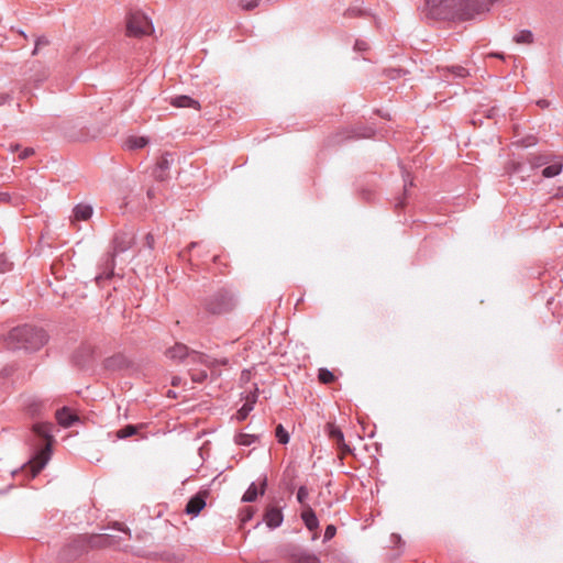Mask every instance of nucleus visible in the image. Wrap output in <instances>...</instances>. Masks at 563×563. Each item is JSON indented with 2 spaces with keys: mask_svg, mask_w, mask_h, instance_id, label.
I'll return each mask as SVG.
<instances>
[{
  "mask_svg": "<svg viewBox=\"0 0 563 563\" xmlns=\"http://www.w3.org/2000/svg\"><path fill=\"white\" fill-rule=\"evenodd\" d=\"M54 426L49 422H36L32 427L31 446L34 449L33 456L21 466L20 470L12 472V475L25 474L29 478H34L45 467L51 459Z\"/></svg>",
  "mask_w": 563,
  "mask_h": 563,
  "instance_id": "f257e3e1",
  "label": "nucleus"
},
{
  "mask_svg": "<svg viewBox=\"0 0 563 563\" xmlns=\"http://www.w3.org/2000/svg\"><path fill=\"white\" fill-rule=\"evenodd\" d=\"M48 340L46 332L37 327L24 324L12 329L4 339L9 350H40Z\"/></svg>",
  "mask_w": 563,
  "mask_h": 563,
  "instance_id": "f03ea898",
  "label": "nucleus"
},
{
  "mask_svg": "<svg viewBox=\"0 0 563 563\" xmlns=\"http://www.w3.org/2000/svg\"><path fill=\"white\" fill-rule=\"evenodd\" d=\"M205 309L212 314L231 312L236 306L234 294L228 289H219L203 301Z\"/></svg>",
  "mask_w": 563,
  "mask_h": 563,
  "instance_id": "7ed1b4c3",
  "label": "nucleus"
},
{
  "mask_svg": "<svg viewBox=\"0 0 563 563\" xmlns=\"http://www.w3.org/2000/svg\"><path fill=\"white\" fill-rule=\"evenodd\" d=\"M154 31L151 20L142 12H131L126 19V35L141 37Z\"/></svg>",
  "mask_w": 563,
  "mask_h": 563,
  "instance_id": "20e7f679",
  "label": "nucleus"
},
{
  "mask_svg": "<svg viewBox=\"0 0 563 563\" xmlns=\"http://www.w3.org/2000/svg\"><path fill=\"white\" fill-rule=\"evenodd\" d=\"M133 243L134 234L132 232L120 231L112 240L111 253H113V255H119L120 253L128 251Z\"/></svg>",
  "mask_w": 563,
  "mask_h": 563,
  "instance_id": "39448f33",
  "label": "nucleus"
},
{
  "mask_svg": "<svg viewBox=\"0 0 563 563\" xmlns=\"http://www.w3.org/2000/svg\"><path fill=\"white\" fill-rule=\"evenodd\" d=\"M209 493L207 490H200L194 495L185 507V512L192 517H197L200 511L206 507V500Z\"/></svg>",
  "mask_w": 563,
  "mask_h": 563,
  "instance_id": "423d86ee",
  "label": "nucleus"
},
{
  "mask_svg": "<svg viewBox=\"0 0 563 563\" xmlns=\"http://www.w3.org/2000/svg\"><path fill=\"white\" fill-rule=\"evenodd\" d=\"M327 432L329 438L333 442H335L338 449L341 451L343 455L351 453V448L345 443L344 434L338 426H335L334 423H328Z\"/></svg>",
  "mask_w": 563,
  "mask_h": 563,
  "instance_id": "0eeeda50",
  "label": "nucleus"
},
{
  "mask_svg": "<svg viewBox=\"0 0 563 563\" xmlns=\"http://www.w3.org/2000/svg\"><path fill=\"white\" fill-rule=\"evenodd\" d=\"M173 163V156L169 153H166L159 157V159L156 163V166L154 168L153 175L155 179L159 181H164L167 179L168 175L167 172L170 168V165Z\"/></svg>",
  "mask_w": 563,
  "mask_h": 563,
  "instance_id": "6e6552de",
  "label": "nucleus"
},
{
  "mask_svg": "<svg viewBox=\"0 0 563 563\" xmlns=\"http://www.w3.org/2000/svg\"><path fill=\"white\" fill-rule=\"evenodd\" d=\"M115 256L113 253L109 252L104 258L102 260V263L100 264L101 273H99L96 276V280L100 282L102 279H109L114 274V267H115Z\"/></svg>",
  "mask_w": 563,
  "mask_h": 563,
  "instance_id": "1a4fd4ad",
  "label": "nucleus"
},
{
  "mask_svg": "<svg viewBox=\"0 0 563 563\" xmlns=\"http://www.w3.org/2000/svg\"><path fill=\"white\" fill-rule=\"evenodd\" d=\"M289 559L291 563H321L318 555L302 549H295L290 552Z\"/></svg>",
  "mask_w": 563,
  "mask_h": 563,
  "instance_id": "9d476101",
  "label": "nucleus"
},
{
  "mask_svg": "<svg viewBox=\"0 0 563 563\" xmlns=\"http://www.w3.org/2000/svg\"><path fill=\"white\" fill-rule=\"evenodd\" d=\"M265 523L267 525L268 528L271 529H276L278 528L282 523H283V520H284V515L282 512V509L278 508V507H268L264 514V519Z\"/></svg>",
  "mask_w": 563,
  "mask_h": 563,
  "instance_id": "9b49d317",
  "label": "nucleus"
},
{
  "mask_svg": "<svg viewBox=\"0 0 563 563\" xmlns=\"http://www.w3.org/2000/svg\"><path fill=\"white\" fill-rule=\"evenodd\" d=\"M257 389L254 393H249V395L245 398L244 405L236 411V419L239 421H243L247 418L250 412L253 410L254 405L257 400Z\"/></svg>",
  "mask_w": 563,
  "mask_h": 563,
  "instance_id": "f8f14e48",
  "label": "nucleus"
},
{
  "mask_svg": "<svg viewBox=\"0 0 563 563\" xmlns=\"http://www.w3.org/2000/svg\"><path fill=\"white\" fill-rule=\"evenodd\" d=\"M266 485H267L266 476L263 478V482L261 483V488L260 489L256 487L255 483H252L249 486V488L246 489V492L244 493V495L242 496V501L243 503H253V501H255L256 498L260 495H264Z\"/></svg>",
  "mask_w": 563,
  "mask_h": 563,
  "instance_id": "ddd939ff",
  "label": "nucleus"
},
{
  "mask_svg": "<svg viewBox=\"0 0 563 563\" xmlns=\"http://www.w3.org/2000/svg\"><path fill=\"white\" fill-rule=\"evenodd\" d=\"M191 351L192 350H189L187 345L183 343H176L174 346L166 351V356L170 360L183 361L185 357L190 358Z\"/></svg>",
  "mask_w": 563,
  "mask_h": 563,
  "instance_id": "4468645a",
  "label": "nucleus"
},
{
  "mask_svg": "<svg viewBox=\"0 0 563 563\" xmlns=\"http://www.w3.org/2000/svg\"><path fill=\"white\" fill-rule=\"evenodd\" d=\"M56 420L64 428L71 427L76 421L79 420L78 416L73 413L68 408L64 407L56 411Z\"/></svg>",
  "mask_w": 563,
  "mask_h": 563,
  "instance_id": "2eb2a0df",
  "label": "nucleus"
},
{
  "mask_svg": "<svg viewBox=\"0 0 563 563\" xmlns=\"http://www.w3.org/2000/svg\"><path fill=\"white\" fill-rule=\"evenodd\" d=\"M301 519L308 530L316 531L319 528V520L310 506H305L301 512Z\"/></svg>",
  "mask_w": 563,
  "mask_h": 563,
  "instance_id": "dca6fc26",
  "label": "nucleus"
},
{
  "mask_svg": "<svg viewBox=\"0 0 563 563\" xmlns=\"http://www.w3.org/2000/svg\"><path fill=\"white\" fill-rule=\"evenodd\" d=\"M93 209L90 205L78 203L73 209V220L87 221L91 218Z\"/></svg>",
  "mask_w": 563,
  "mask_h": 563,
  "instance_id": "f3484780",
  "label": "nucleus"
},
{
  "mask_svg": "<svg viewBox=\"0 0 563 563\" xmlns=\"http://www.w3.org/2000/svg\"><path fill=\"white\" fill-rule=\"evenodd\" d=\"M33 75H30V79L35 84L44 81L48 77V69L40 62H34L31 67Z\"/></svg>",
  "mask_w": 563,
  "mask_h": 563,
  "instance_id": "a211bd4d",
  "label": "nucleus"
},
{
  "mask_svg": "<svg viewBox=\"0 0 563 563\" xmlns=\"http://www.w3.org/2000/svg\"><path fill=\"white\" fill-rule=\"evenodd\" d=\"M170 104L176 107V108H195V109H198L200 107L199 102L197 100L190 98L189 96H185V95L176 96V97L172 98Z\"/></svg>",
  "mask_w": 563,
  "mask_h": 563,
  "instance_id": "6ab92c4d",
  "label": "nucleus"
},
{
  "mask_svg": "<svg viewBox=\"0 0 563 563\" xmlns=\"http://www.w3.org/2000/svg\"><path fill=\"white\" fill-rule=\"evenodd\" d=\"M115 542V539L113 536L110 534H103V536H96L90 538V547H111Z\"/></svg>",
  "mask_w": 563,
  "mask_h": 563,
  "instance_id": "aec40b11",
  "label": "nucleus"
},
{
  "mask_svg": "<svg viewBox=\"0 0 563 563\" xmlns=\"http://www.w3.org/2000/svg\"><path fill=\"white\" fill-rule=\"evenodd\" d=\"M374 132L372 128H355L346 132L345 139H368L374 135Z\"/></svg>",
  "mask_w": 563,
  "mask_h": 563,
  "instance_id": "412c9836",
  "label": "nucleus"
},
{
  "mask_svg": "<svg viewBox=\"0 0 563 563\" xmlns=\"http://www.w3.org/2000/svg\"><path fill=\"white\" fill-rule=\"evenodd\" d=\"M190 361L192 363L202 364L211 369L216 368V362H210L211 361L210 356H208L207 354L194 351V350L191 351V354H190Z\"/></svg>",
  "mask_w": 563,
  "mask_h": 563,
  "instance_id": "4be33fe9",
  "label": "nucleus"
},
{
  "mask_svg": "<svg viewBox=\"0 0 563 563\" xmlns=\"http://www.w3.org/2000/svg\"><path fill=\"white\" fill-rule=\"evenodd\" d=\"M562 167H563V158L561 157L558 161H555L554 163H552V164L548 165L545 168H543L542 176L545 178H552L554 176H558L562 172Z\"/></svg>",
  "mask_w": 563,
  "mask_h": 563,
  "instance_id": "5701e85b",
  "label": "nucleus"
},
{
  "mask_svg": "<svg viewBox=\"0 0 563 563\" xmlns=\"http://www.w3.org/2000/svg\"><path fill=\"white\" fill-rule=\"evenodd\" d=\"M144 427L143 423L141 424H128L121 429H119L115 433L118 439H128L134 434H137L139 430H141Z\"/></svg>",
  "mask_w": 563,
  "mask_h": 563,
  "instance_id": "b1692460",
  "label": "nucleus"
},
{
  "mask_svg": "<svg viewBox=\"0 0 563 563\" xmlns=\"http://www.w3.org/2000/svg\"><path fill=\"white\" fill-rule=\"evenodd\" d=\"M148 144V139L145 136H130L125 141V146L129 150L143 148Z\"/></svg>",
  "mask_w": 563,
  "mask_h": 563,
  "instance_id": "393cba45",
  "label": "nucleus"
},
{
  "mask_svg": "<svg viewBox=\"0 0 563 563\" xmlns=\"http://www.w3.org/2000/svg\"><path fill=\"white\" fill-rule=\"evenodd\" d=\"M514 41L518 44H531L533 42V34L530 30H521L514 36Z\"/></svg>",
  "mask_w": 563,
  "mask_h": 563,
  "instance_id": "a878e982",
  "label": "nucleus"
},
{
  "mask_svg": "<svg viewBox=\"0 0 563 563\" xmlns=\"http://www.w3.org/2000/svg\"><path fill=\"white\" fill-rule=\"evenodd\" d=\"M258 440V437L257 435H254V434H247V433H239L236 437H235V442L240 445H251L253 443H255L256 441Z\"/></svg>",
  "mask_w": 563,
  "mask_h": 563,
  "instance_id": "bb28decb",
  "label": "nucleus"
},
{
  "mask_svg": "<svg viewBox=\"0 0 563 563\" xmlns=\"http://www.w3.org/2000/svg\"><path fill=\"white\" fill-rule=\"evenodd\" d=\"M275 435L280 444H287L289 442V433L282 424L276 427Z\"/></svg>",
  "mask_w": 563,
  "mask_h": 563,
  "instance_id": "cd10ccee",
  "label": "nucleus"
},
{
  "mask_svg": "<svg viewBox=\"0 0 563 563\" xmlns=\"http://www.w3.org/2000/svg\"><path fill=\"white\" fill-rule=\"evenodd\" d=\"M255 514V509L251 506H246V507H243L241 510H240V521L242 525L246 523L247 521H250L253 516Z\"/></svg>",
  "mask_w": 563,
  "mask_h": 563,
  "instance_id": "c85d7f7f",
  "label": "nucleus"
},
{
  "mask_svg": "<svg viewBox=\"0 0 563 563\" xmlns=\"http://www.w3.org/2000/svg\"><path fill=\"white\" fill-rule=\"evenodd\" d=\"M318 378L322 384H330L334 380V374L328 368H320Z\"/></svg>",
  "mask_w": 563,
  "mask_h": 563,
  "instance_id": "c756f323",
  "label": "nucleus"
},
{
  "mask_svg": "<svg viewBox=\"0 0 563 563\" xmlns=\"http://www.w3.org/2000/svg\"><path fill=\"white\" fill-rule=\"evenodd\" d=\"M243 10H253L258 7L261 0H234Z\"/></svg>",
  "mask_w": 563,
  "mask_h": 563,
  "instance_id": "7c9ffc66",
  "label": "nucleus"
},
{
  "mask_svg": "<svg viewBox=\"0 0 563 563\" xmlns=\"http://www.w3.org/2000/svg\"><path fill=\"white\" fill-rule=\"evenodd\" d=\"M308 495H309V492H308V488L306 486H300L298 488V492H297V500L302 505V507L305 508V506H308L306 504V500L308 498Z\"/></svg>",
  "mask_w": 563,
  "mask_h": 563,
  "instance_id": "2f4dec72",
  "label": "nucleus"
},
{
  "mask_svg": "<svg viewBox=\"0 0 563 563\" xmlns=\"http://www.w3.org/2000/svg\"><path fill=\"white\" fill-rule=\"evenodd\" d=\"M12 268V263L4 254H0V274L9 272Z\"/></svg>",
  "mask_w": 563,
  "mask_h": 563,
  "instance_id": "473e14b6",
  "label": "nucleus"
},
{
  "mask_svg": "<svg viewBox=\"0 0 563 563\" xmlns=\"http://www.w3.org/2000/svg\"><path fill=\"white\" fill-rule=\"evenodd\" d=\"M208 378L206 371H198L191 373V379L195 383H203Z\"/></svg>",
  "mask_w": 563,
  "mask_h": 563,
  "instance_id": "72a5a7b5",
  "label": "nucleus"
},
{
  "mask_svg": "<svg viewBox=\"0 0 563 563\" xmlns=\"http://www.w3.org/2000/svg\"><path fill=\"white\" fill-rule=\"evenodd\" d=\"M549 163H550V161H549L548 156H534L531 159V165L533 167H541Z\"/></svg>",
  "mask_w": 563,
  "mask_h": 563,
  "instance_id": "f704fd0d",
  "label": "nucleus"
},
{
  "mask_svg": "<svg viewBox=\"0 0 563 563\" xmlns=\"http://www.w3.org/2000/svg\"><path fill=\"white\" fill-rule=\"evenodd\" d=\"M336 533V528L333 525H329L324 530L323 541L331 540Z\"/></svg>",
  "mask_w": 563,
  "mask_h": 563,
  "instance_id": "c9c22d12",
  "label": "nucleus"
},
{
  "mask_svg": "<svg viewBox=\"0 0 563 563\" xmlns=\"http://www.w3.org/2000/svg\"><path fill=\"white\" fill-rule=\"evenodd\" d=\"M451 70L453 71V74L456 76V77H466L468 75V71L466 68L462 67V66H452Z\"/></svg>",
  "mask_w": 563,
  "mask_h": 563,
  "instance_id": "e433bc0d",
  "label": "nucleus"
},
{
  "mask_svg": "<svg viewBox=\"0 0 563 563\" xmlns=\"http://www.w3.org/2000/svg\"><path fill=\"white\" fill-rule=\"evenodd\" d=\"M354 49L358 52H365L368 49V43L364 40H356L354 44Z\"/></svg>",
  "mask_w": 563,
  "mask_h": 563,
  "instance_id": "4c0bfd02",
  "label": "nucleus"
},
{
  "mask_svg": "<svg viewBox=\"0 0 563 563\" xmlns=\"http://www.w3.org/2000/svg\"><path fill=\"white\" fill-rule=\"evenodd\" d=\"M34 154V150L32 147H25L19 155V158L20 161H23L27 157H30L31 155Z\"/></svg>",
  "mask_w": 563,
  "mask_h": 563,
  "instance_id": "58836bf2",
  "label": "nucleus"
},
{
  "mask_svg": "<svg viewBox=\"0 0 563 563\" xmlns=\"http://www.w3.org/2000/svg\"><path fill=\"white\" fill-rule=\"evenodd\" d=\"M47 44H48L47 38H45V37H38V38L36 40V42H35V47H34V49H33L32 54H33V55H35V54L37 53V49H38V47H40V46H42V45H47Z\"/></svg>",
  "mask_w": 563,
  "mask_h": 563,
  "instance_id": "ea45409f",
  "label": "nucleus"
},
{
  "mask_svg": "<svg viewBox=\"0 0 563 563\" xmlns=\"http://www.w3.org/2000/svg\"><path fill=\"white\" fill-rule=\"evenodd\" d=\"M74 361L80 367H84L86 365V362H87V360L84 356L81 357L80 352H77L74 355Z\"/></svg>",
  "mask_w": 563,
  "mask_h": 563,
  "instance_id": "a19ab883",
  "label": "nucleus"
},
{
  "mask_svg": "<svg viewBox=\"0 0 563 563\" xmlns=\"http://www.w3.org/2000/svg\"><path fill=\"white\" fill-rule=\"evenodd\" d=\"M145 245L148 247V249H153L154 247V236L152 233H147L145 235Z\"/></svg>",
  "mask_w": 563,
  "mask_h": 563,
  "instance_id": "79ce46f5",
  "label": "nucleus"
},
{
  "mask_svg": "<svg viewBox=\"0 0 563 563\" xmlns=\"http://www.w3.org/2000/svg\"><path fill=\"white\" fill-rule=\"evenodd\" d=\"M210 362H216V367L217 366H225L229 363L228 358H220V360L219 358H211Z\"/></svg>",
  "mask_w": 563,
  "mask_h": 563,
  "instance_id": "37998d69",
  "label": "nucleus"
},
{
  "mask_svg": "<svg viewBox=\"0 0 563 563\" xmlns=\"http://www.w3.org/2000/svg\"><path fill=\"white\" fill-rule=\"evenodd\" d=\"M10 198L11 197L8 192H0V202H9Z\"/></svg>",
  "mask_w": 563,
  "mask_h": 563,
  "instance_id": "c03bdc74",
  "label": "nucleus"
},
{
  "mask_svg": "<svg viewBox=\"0 0 563 563\" xmlns=\"http://www.w3.org/2000/svg\"><path fill=\"white\" fill-rule=\"evenodd\" d=\"M115 529L125 532L130 537V530L126 528H123V525L120 522H115L114 525Z\"/></svg>",
  "mask_w": 563,
  "mask_h": 563,
  "instance_id": "a18cd8bd",
  "label": "nucleus"
},
{
  "mask_svg": "<svg viewBox=\"0 0 563 563\" xmlns=\"http://www.w3.org/2000/svg\"><path fill=\"white\" fill-rule=\"evenodd\" d=\"M10 99V95L8 93H0V106L5 103Z\"/></svg>",
  "mask_w": 563,
  "mask_h": 563,
  "instance_id": "49530a36",
  "label": "nucleus"
},
{
  "mask_svg": "<svg viewBox=\"0 0 563 563\" xmlns=\"http://www.w3.org/2000/svg\"><path fill=\"white\" fill-rule=\"evenodd\" d=\"M181 378L178 376L173 377L172 385L173 386H179Z\"/></svg>",
  "mask_w": 563,
  "mask_h": 563,
  "instance_id": "de8ad7c7",
  "label": "nucleus"
},
{
  "mask_svg": "<svg viewBox=\"0 0 563 563\" xmlns=\"http://www.w3.org/2000/svg\"><path fill=\"white\" fill-rule=\"evenodd\" d=\"M115 362H117L115 357L107 360V367H112Z\"/></svg>",
  "mask_w": 563,
  "mask_h": 563,
  "instance_id": "09e8293b",
  "label": "nucleus"
},
{
  "mask_svg": "<svg viewBox=\"0 0 563 563\" xmlns=\"http://www.w3.org/2000/svg\"><path fill=\"white\" fill-rule=\"evenodd\" d=\"M20 148V145L19 144H11L9 150L13 153V152H16L19 151Z\"/></svg>",
  "mask_w": 563,
  "mask_h": 563,
  "instance_id": "8fccbe9b",
  "label": "nucleus"
},
{
  "mask_svg": "<svg viewBox=\"0 0 563 563\" xmlns=\"http://www.w3.org/2000/svg\"><path fill=\"white\" fill-rule=\"evenodd\" d=\"M538 104L541 107V108H545L549 106V102L547 100H539L538 101Z\"/></svg>",
  "mask_w": 563,
  "mask_h": 563,
  "instance_id": "3c124183",
  "label": "nucleus"
},
{
  "mask_svg": "<svg viewBox=\"0 0 563 563\" xmlns=\"http://www.w3.org/2000/svg\"><path fill=\"white\" fill-rule=\"evenodd\" d=\"M489 56L504 59V55L500 53H492Z\"/></svg>",
  "mask_w": 563,
  "mask_h": 563,
  "instance_id": "603ef678",
  "label": "nucleus"
},
{
  "mask_svg": "<svg viewBox=\"0 0 563 563\" xmlns=\"http://www.w3.org/2000/svg\"><path fill=\"white\" fill-rule=\"evenodd\" d=\"M408 186H412V180L405 179V185H404L405 191H407Z\"/></svg>",
  "mask_w": 563,
  "mask_h": 563,
  "instance_id": "864d4df0",
  "label": "nucleus"
},
{
  "mask_svg": "<svg viewBox=\"0 0 563 563\" xmlns=\"http://www.w3.org/2000/svg\"><path fill=\"white\" fill-rule=\"evenodd\" d=\"M391 538H393L394 540H396L397 542H400V541H401L400 536H398V534H393V536H391Z\"/></svg>",
  "mask_w": 563,
  "mask_h": 563,
  "instance_id": "5fc2aeb1",
  "label": "nucleus"
},
{
  "mask_svg": "<svg viewBox=\"0 0 563 563\" xmlns=\"http://www.w3.org/2000/svg\"><path fill=\"white\" fill-rule=\"evenodd\" d=\"M197 245H198V243H197V242H192V243L189 245V247L191 249V247H195V246H197Z\"/></svg>",
  "mask_w": 563,
  "mask_h": 563,
  "instance_id": "6e6d98bb",
  "label": "nucleus"
},
{
  "mask_svg": "<svg viewBox=\"0 0 563 563\" xmlns=\"http://www.w3.org/2000/svg\"><path fill=\"white\" fill-rule=\"evenodd\" d=\"M85 353H86L85 357H88L90 352H89V350H88V349H86V350H85Z\"/></svg>",
  "mask_w": 563,
  "mask_h": 563,
  "instance_id": "4d7b16f0",
  "label": "nucleus"
},
{
  "mask_svg": "<svg viewBox=\"0 0 563 563\" xmlns=\"http://www.w3.org/2000/svg\"><path fill=\"white\" fill-rule=\"evenodd\" d=\"M353 12H354V11H352V10H347V13H346V14L352 15V13H353Z\"/></svg>",
  "mask_w": 563,
  "mask_h": 563,
  "instance_id": "13d9d810",
  "label": "nucleus"
},
{
  "mask_svg": "<svg viewBox=\"0 0 563 563\" xmlns=\"http://www.w3.org/2000/svg\"><path fill=\"white\" fill-rule=\"evenodd\" d=\"M402 205H404V201H400L399 203H397V207L402 206Z\"/></svg>",
  "mask_w": 563,
  "mask_h": 563,
  "instance_id": "bf43d9fd",
  "label": "nucleus"
}]
</instances>
